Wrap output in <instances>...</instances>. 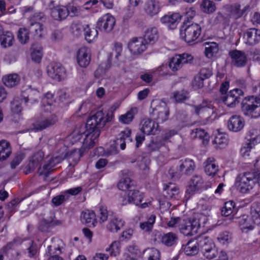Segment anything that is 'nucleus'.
<instances>
[{"instance_id":"nucleus-1","label":"nucleus","mask_w":260,"mask_h":260,"mask_svg":"<svg viewBox=\"0 0 260 260\" xmlns=\"http://www.w3.org/2000/svg\"><path fill=\"white\" fill-rule=\"evenodd\" d=\"M243 114L251 119L260 117V98L254 96L245 97L241 104Z\"/></svg>"},{"instance_id":"nucleus-2","label":"nucleus","mask_w":260,"mask_h":260,"mask_svg":"<svg viewBox=\"0 0 260 260\" xmlns=\"http://www.w3.org/2000/svg\"><path fill=\"white\" fill-rule=\"evenodd\" d=\"M201 33V27L197 23L184 22L180 28V38L188 44L196 41Z\"/></svg>"},{"instance_id":"nucleus-3","label":"nucleus","mask_w":260,"mask_h":260,"mask_svg":"<svg viewBox=\"0 0 260 260\" xmlns=\"http://www.w3.org/2000/svg\"><path fill=\"white\" fill-rule=\"evenodd\" d=\"M114 117L113 112H108L106 115L102 111H98L91 116L87 121V127L90 130L103 128L106 123L110 122Z\"/></svg>"},{"instance_id":"nucleus-4","label":"nucleus","mask_w":260,"mask_h":260,"mask_svg":"<svg viewBox=\"0 0 260 260\" xmlns=\"http://www.w3.org/2000/svg\"><path fill=\"white\" fill-rule=\"evenodd\" d=\"M238 223L243 232L252 230L255 224H260V214L255 209L251 210V216L243 215L238 218Z\"/></svg>"},{"instance_id":"nucleus-5","label":"nucleus","mask_w":260,"mask_h":260,"mask_svg":"<svg viewBox=\"0 0 260 260\" xmlns=\"http://www.w3.org/2000/svg\"><path fill=\"white\" fill-rule=\"evenodd\" d=\"M255 183L253 174L249 172L239 174L237 176L235 184L242 193H247L253 189Z\"/></svg>"},{"instance_id":"nucleus-6","label":"nucleus","mask_w":260,"mask_h":260,"mask_svg":"<svg viewBox=\"0 0 260 260\" xmlns=\"http://www.w3.org/2000/svg\"><path fill=\"white\" fill-rule=\"evenodd\" d=\"M204 179L202 176L199 175H193L188 181L186 187L185 197L189 199L191 196L204 187Z\"/></svg>"},{"instance_id":"nucleus-7","label":"nucleus","mask_w":260,"mask_h":260,"mask_svg":"<svg viewBox=\"0 0 260 260\" xmlns=\"http://www.w3.org/2000/svg\"><path fill=\"white\" fill-rule=\"evenodd\" d=\"M85 151L81 149H73L67 153L55 155L51 159L50 162H59L67 159L68 161H79Z\"/></svg>"},{"instance_id":"nucleus-8","label":"nucleus","mask_w":260,"mask_h":260,"mask_svg":"<svg viewBox=\"0 0 260 260\" xmlns=\"http://www.w3.org/2000/svg\"><path fill=\"white\" fill-rule=\"evenodd\" d=\"M47 72L50 78L57 81H60L66 77L65 69L59 63H50L47 67Z\"/></svg>"},{"instance_id":"nucleus-9","label":"nucleus","mask_w":260,"mask_h":260,"mask_svg":"<svg viewBox=\"0 0 260 260\" xmlns=\"http://www.w3.org/2000/svg\"><path fill=\"white\" fill-rule=\"evenodd\" d=\"M96 25L101 31L109 32L113 30L115 25V18L112 15L107 13L99 19Z\"/></svg>"},{"instance_id":"nucleus-10","label":"nucleus","mask_w":260,"mask_h":260,"mask_svg":"<svg viewBox=\"0 0 260 260\" xmlns=\"http://www.w3.org/2000/svg\"><path fill=\"white\" fill-rule=\"evenodd\" d=\"M243 94V92L241 89L235 88L231 90L227 94L223 95L221 99L228 107L233 108L239 103V99Z\"/></svg>"},{"instance_id":"nucleus-11","label":"nucleus","mask_w":260,"mask_h":260,"mask_svg":"<svg viewBox=\"0 0 260 260\" xmlns=\"http://www.w3.org/2000/svg\"><path fill=\"white\" fill-rule=\"evenodd\" d=\"M83 134L85 138L83 142L82 149L86 151L94 146L100 132L98 129L90 130L88 128Z\"/></svg>"},{"instance_id":"nucleus-12","label":"nucleus","mask_w":260,"mask_h":260,"mask_svg":"<svg viewBox=\"0 0 260 260\" xmlns=\"http://www.w3.org/2000/svg\"><path fill=\"white\" fill-rule=\"evenodd\" d=\"M140 131L147 135H155L158 131V124L149 118H145L140 122Z\"/></svg>"},{"instance_id":"nucleus-13","label":"nucleus","mask_w":260,"mask_h":260,"mask_svg":"<svg viewBox=\"0 0 260 260\" xmlns=\"http://www.w3.org/2000/svg\"><path fill=\"white\" fill-rule=\"evenodd\" d=\"M76 59L80 67L85 68L88 67L91 61L90 49L85 47H81L77 51Z\"/></svg>"},{"instance_id":"nucleus-14","label":"nucleus","mask_w":260,"mask_h":260,"mask_svg":"<svg viewBox=\"0 0 260 260\" xmlns=\"http://www.w3.org/2000/svg\"><path fill=\"white\" fill-rule=\"evenodd\" d=\"M28 95L27 97L21 98L20 100H15L12 103L11 110L14 114H19L22 110L21 105L23 103H26L29 100H32V95H35L39 96V92L37 90H32L31 89L28 90Z\"/></svg>"},{"instance_id":"nucleus-15","label":"nucleus","mask_w":260,"mask_h":260,"mask_svg":"<svg viewBox=\"0 0 260 260\" xmlns=\"http://www.w3.org/2000/svg\"><path fill=\"white\" fill-rule=\"evenodd\" d=\"M147 43L143 38H135L128 43V48L134 54H139L146 49Z\"/></svg>"},{"instance_id":"nucleus-16","label":"nucleus","mask_w":260,"mask_h":260,"mask_svg":"<svg viewBox=\"0 0 260 260\" xmlns=\"http://www.w3.org/2000/svg\"><path fill=\"white\" fill-rule=\"evenodd\" d=\"M232 64L237 67H242L246 64L247 58L244 52L235 50L229 52Z\"/></svg>"},{"instance_id":"nucleus-17","label":"nucleus","mask_w":260,"mask_h":260,"mask_svg":"<svg viewBox=\"0 0 260 260\" xmlns=\"http://www.w3.org/2000/svg\"><path fill=\"white\" fill-rule=\"evenodd\" d=\"M245 126L244 119L239 115H233L228 120V127L233 132H239L242 130Z\"/></svg>"},{"instance_id":"nucleus-18","label":"nucleus","mask_w":260,"mask_h":260,"mask_svg":"<svg viewBox=\"0 0 260 260\" xmlns=\"http://www.w3.org/2000/svg\"><path fill=\"white\" fill-rule=\"evenodd\" d=\"M182 16L178 13H169L160 18V21L167 25L170 29L176 27L178 23L181 19Z\"/></svg>"},{"instance_id":"nucleus-19","label":"nucleus","mask_w":260,"mask_h":260,"mask_svg":"<svg viewBox=\"0 0 260 260\" xmlns=\"http://www.w3.org/2000/svg\"><path fill=\"white\" fill-rule=\"evenodd\" d=\"M195 168L196 165L194 164H186V165L181 164L179 166V169L177 171L171 169L169 173L172 178L179 179L182 172H184L186 175H189L194 172Z\"/></svg>"},{"instance_id":"nucleus-20","label":"nucleus","mask_w":260,"mask_h":260,"mask_svg":"<svg viewBox=\"0 0 260 260\" xmlns=\"http://www.w3.org/2000/svg\"><path fill=\"white\" fill-rule=\"evenodd\" d=\"M130 174L128 170H123L121 171V177L117 183L119 189L126 191L132 187L133 180L130 178Z\"/></svg>"},{"instance_id":"nucleus-21","label":"nucleus","mask_w":260,"mask_h":260,"mask_svg":"<svg viewBox=\"0 0 260 260\" xmlns=\"http://www.w3.org/2000/svg\"><path fill=\"white\" fill-rule=\"evenodd\" d=\"M143 9L147 15L153 16L159 12L160 3L157 0H148L145 3Z\"/></svg>"},{"instance_id":"nucleus-22","label":"nucleus","mask_w":260,"mask_h":260,"mask_svg":"<svg viewBox=\"0 0 260 260\" xmlns=\"http://www.w3.org/2000/svg\"><path fill=\"white\" fill-rule=\"evenodd\" d=\"M153 112L156 116V119L160 122L166 121L169 116V108L165 103H161L160 105L155 108Z\"/></svg>"},{"instance_id":"nucleus-23","label":"nucleus","mask_w":260,"mask_h":260,"mask_svg":"<svg viewBox=\"0 0 260 260\" xmlns=\"http://www.w3.org/2000/svg\"><path fill=\"white\" fill-rule=\"evenodd\" d=\"M125 221L118 216L111 218L106 225L107 229L111 233H117L124 225Z\"/></svg>"},{"instance_id":"nucleus-24","label":"nucleus","mask_w":260,"mask_h":260,"mask_svg":"<svg viewBox=\"0 0 260 260\" xmlns=\"http://www.w3.org/2000/svg\"><path fill=\"white\" fill-rule=\"evenodd\" d=\"M131 129L126 127L118 135L116 141V145L120 146L121 149L124 150L125 148V143L126 141L132 142V138L131 137Z\"/></svg>"},{"instance_id":"nucleus-25","label":"nucleus","mask_w":260,"mask_h":260,"mask_svg":"<svg viewBox=\"0 0 260 260\" xmlns=\"http://www.w3.org/2000/svg\"><path fill=\"white\" fill-rule=\"evenodd\" d=\"M245 43L249 45L256 44L260 42V30L251 29L244 35Z\"/></svg>"},{"instance_id":"nucleus-26","label":"nucleus","mask_w":260,"mask_h":260,"mask_svg":"<svg viewBox=\"0 0 260 260\" xmlns=\"http://www.w3.org/2000/svg\"><path fill=\"white\" fill-rule=\"evenodd\" d=\"M196 113L202 118L208 117L213 113L212 105L207 102H204L200 105L194 107Z\"/></svg>"},{"instance_id":"nucleus-27","label":"nucleus","mask_w":260,"mask_h":260,"mask_svg":"<svg viewBox=\"0 0 260 260\" xmlns=\"http://www.w3.org/2000/svg\"><path fill=\"white\" fill-rule=\"evenodd\" d=\"M137 113V108L132 107L125 113L119 116L118 118V121L122 124L128 125L132 122Z\"/></svg>"},{"instance_id":"nucleus-28","label":"nucleus","mask_w":260,"mask_h":260,"mask_svg":"<svg viewBox=\"0 0 260 260\" xmlns=\"http://www.w3.org/2000/svg\"><path fill=\"white\" fill-rule=\"evenodd\" d=\"M141 255V251L136 244L128 246L125 249L124 256L126 260H136Z\"/></svg>"},{"instance_id":"nucleus-29","label":"nucleus","mask_w":260,"mask_h":260,"mask_svg":"<svg viewBox=\"0 0 260 260\" xmlns=\"http://www.w3.org/2000/svg\"><path fill=\"white\" fill-rule=\"evenodd\" d=\"M81 221L85 222L88 226L95 227L97 219L95 213L90 210H86L82 212L81 215Z\"/></svg>"},{"instance_id":"nucleus-30","label":"nucleus","mask_w":260,"mask_h":260,"mask_svg":"<svg viewBox=\"0 0 260 260\" xmlns=\"http://www.w3.org/2000/svg\"><path fill=\"white\" fill-rule=\"evenodd\" d=\"M69 14L68 9L63 6H59L51 10V15L54 19L60 20L66 18Z\"/></svg>"},{"instance_id":"nucleus-31","label":"nucleus","mask_w":260,"mask_h":260,"mask_svg":"<svg viewBox=\"0 0 260 260\" xmlns=\"http://www.w3.org/2000/svg\"><path fill=\"white\" fill-rule=\"evenodd\" d=\"M200 246L199 245V238L196 240H190L184 246V250L186 254L193 255L198 253Z\"/></svg>"},{"instance_id":"nucleus-32","label":"nucleus","mask_w":260,"mask_h":260,"mask_svg":"<svg viewBox=\"0 0 260 260\" xmlns=\"http://www.w3.org/2000/svg\"><path fill=\"white\" fill-rule=\"evenodd\" d=\"M14 42V37L10 31L4 32L0 37V45L3 48L12 46Z\"/></svg>"},{"instance_id":"nucleus-33","label":"nucleus","mask_w":260,"mask_h":260,"mask_svg":"<svg viewBox=\"0 0 260 260\" xmlns=\"http://www.w3.org/2000/svg\"><path fill=\"white\" fill-rule=\"evenodd\" d=\"M20 78L17 74H10L3 77V83L8 87L12 88L16 86L20 82Z\"/></svg>"},{"instance_id":"nucleus-34","label":"nucleus","mask_w":260,"mask_h":260,"mask_svg":"<svg viewBox=\"0 0 260 260\" xmlns=\"http://www.w3.org/2000/svg\"><path fill=\"white\" fill-rule=\"evenodd\" d=\"M219 51L218 44L215 42H207L205 43V54L208 58L214 57Z\"/></svg>"},{"instance_id":"nucleus-35","label":"nucleus","mask_w":260,"mask_h":260,"mask_svg":"<svg viewBox=\"0 0 260 260\" xmlns=\"http://www.w3.org/2000/svg\"><path fill=\"white\" fill-rule=\"evenodd\" d=\"M160 252L156 248H150L143 252V260H160Z\"/></svg>"},{"instance_id":"nucleus-36","label":"nucleus","mask_w":260,"mask_h":260,"mask_svg":"<svg viewBox=\"0 0 260 260\" xmlns=\"http://www.w3.org/2000/svg\"><path fill=\"white\" fill-rule=\"evenodd\" d=\"M11 148L9 142L5 140L0 141V161H4L11 154Z\"/></svg>"},{"instance_id":"nucleus-37","label":"nucleus","mask_w":260,"mask_h":260,"mask_svg":"<svg viewBox=\"0 0 260 260\" xmlns=\"http://www.w3.org/2000/svg\"><path fill=\"white\" fill-rule=\"evenodd\" d=\"M180 231L185 236H192L196 234L189 220L182 219L179 225Z\"/></svg>"},{"instance_id":"nucleus-38","label":"nucleus","mask_w":260,"mask_h":260,"mask_svg":"<svg viewBox=\"0 0 260 260\" xmlns=\"http://www.w3.org/2000/svg\"><path fill=\"white\" fill-rule=\"evenodd\" d=\"M177 240V235L172 232H169L164 234L162 236L161 238V243L168 247H171L175 245Z\"/></svg>"},{"instance_id":"nucleus-39","label":"nucleus","mask_w":260,"mask_h":260,"mask_svg":"<svg viewBox=\"0 0 260 260\" xmlns=\"http://www.w3.org/2000/svg\"><path fill=\"white\" fill-rule=\"evenodd\" d=\"M179 192V188L175 184L169 183L165 184L164 190V196L168 199L175 198Z\"/></svg>"},{"instance_id":"nucleus-40","label":"nucleus","mask_w":260,"mask_h":260,"mask_svg":"<svg viewBox=\"0 0 260 260\" xmlns=\"http://www.w3.org/2000/svg\"><path fill=\"white\" fill-rule=\"evenodd\" d=\"M128 201L136 205H139L142 201L143 194L137 190H129L127 193Z\"/></svg>"},{"instance_id":"nucleus-41","label":"nucleus","mask_w":260,"mask_h":260,"mask_svg":"<svg viewBox=\"0 0 260 260\" xmlns=\"http://www.w3.org/2000/svg\"><path fill=\"white\" fill-rule=\"evenodd\" d=\"M249 138L247 139L246 141L251 144L253 146L260 143V129L252 128L248 133Z\"/></svg>"},{"instance_id":"nucleus-42","label":"nucleus","mask_w":260,"mask_h":260,"mask_svg":"<svg viewBox=\"0 0 260 260\" xmlns=\"http://www.w3.org/2000/svg\"><path fill=\"white\" fill-rule=\"evenodd\" d=\"M31 58L36 62H39L42 58V48L38 44H34L31 48Z\"/></svg>"},{"instance_id":"nucleus-43","label":"nucleus","mask_w":260,"mask_h":260,"mask_svg":"<svg viewBox=\"0 0 260 260\" xmlns=\"http://www.w3.org/2000/svg\"><path fill=\"white\" fill-rule=\"evenodd\" d=\"M56 121V119L55 116H54L51 119H47L43 121L37 122L35 124H34V127L31 128V129L35 131H41L43 129H44L47 127L54 124Z\"/></svg>"},{"instance_id":"nucleus-44","label":"nucleus","mask_w":260,"mask_h":260,"mask_svg":"<svg viewBox=\"0 0 260 260\" xmlns=\"http://www.w3.org/2000/svg\"><path fill=\"white\" fill-rule=\"evenodd\" d=\"M191 138L195 139L199 138L203 140L204 144H207L209 141L208 134L203 129L197 128L192 130L191 133Z\"/></svg>"},{"instance_id":"nucleus-45","label":"nucleus","mask_w":260,"mask_h":260,"mask_svg":"<svg viewBox=\"0 0 260 260\" xmlns=\"http://www.w3.org/2000/svg\"><path fill=\"white\" fill-rule=\"evenodd\" d=\"M213 144L215 145V147L216 148H224L228 144L226 135L222 133H218L213 141Z\"/></svg>"},{"instance_id":"nucleus-46","label":"nucleus","mask_w":260,"mask_h":260,"mask_svg":"<svg viewBox=\"0 0 260 260\" xmlns=\"http://www.w3.org/2000/svg\"><path fill=\"white\" fill-rule=\"evenodd\" d=\"M205 216L201 214H196L192 219H188L190 221L191 226L193 230V232L196 234L198 232V229L201 226L202 223V220L203 219V223H204V220L205 219Z\"/></svg>"},{"instance_id":"nucleus-47","label":"nucleus","mask_w":260,"mask_h":260,"mask_svg":"<svg viewBox=\"0 0 260 260\" xmlns=\"http://www.w3.org/2000/svg\"><path fill=\"white\" fill-rule=\"evenodd\" d=\"M199 245L202 253L209 250L215 249L214 245L209 241L207 237L199 238Z\"/></svg>"},{"instance_id":"nucleus-48","label":"nucleus","mask_w":260,"mask_h":260,"mask_svg":"<svg viewBox=\"0 0 260 260\" xmlns=\"http://www.w3.org/2000/svg\"><path fill=\"white\" fill-rule=\"evenodd\" d=\"M84 31L85 39L88 42L93 41L98 35V30L94 28H90L89 25L84 26Z\"/></svg>"},{"instance_id":"nucleus-49","label":"nucleus","mask_w":260,"mask_h":260,"mask_svg":"<svg viewBox=\"0 0 260 260\" xmlns=\"http://www.w3.org/2000/svg\"><path fill=\"white\" fill-rule=\"evenodd\" d=\"M254 147V146L246 141L240 149V156L244 160H247L250 156L251 149Z\"/></svg>"},{"instance_id":"nucleus-50","label":"nucleus","mask_w":260,"mask_h":260,"mask_svg":"<svg viewBox=\"0 0 260 260\" xmlns=\"http://www.w3.org/2000/svg\"><path fill=\"white\" fill-rule=\"evenodd\" d=\"M202 11L206 13H213L216 10L215 4L210 0H203L201 4Z\"/></svg>"},{"instance_id":"nucleus-51","label":"nucleus","mask_w":260,"mask_h":260,"mask_svg":"<svg viewBox=\"0 0 260 260\" xmlns=\"http://www.w3.org/2000/svg\"><path fill=\"white\" fill-rule=\"evenodd\" d=\"M145 38H144L146 42H153L155 41L158 38V32L156 28L150 27L148 28L145 31Z\"/></svg>"},{"instance_id":"nucleus-52","label":"nucleus","mask_w":260,"mask_h":260,"mask_svg":"<svg viewBox=\"0 0 260 260\" xmlns=\"http://www.w3.org/2000/svg\"><path fill=\"white\" fill-rule=\"evenodd\" d=\"M169 66L173 71H177L182 68L183 64L179 54H176L171 58Z\"/></svg>"},{"instance_id":"nucleus-53","label":"nucleus","mask_w":260,"mask_h":260,"mask_svg":"<svg viewBox=\"0 0 260 260\" xmlns=\"http://www.w3.org/2000/svg\"><path fill=\"white\" fill-rule=\"evenodd\" d=\"M83 134L78 129H75L68 137L66 138L65 142L68 145H73L77 143L82 137Z\"/></svg>"},{"instance_id":"nucleus-54","label":"nucleus","mask_w":260,"mask_h":260,"mask_svg":"<svg viewBox=\"0 0 260 260\" xmlns=\"http://www.w3.org/2000/svg\"><path fill=\"white\" fill-rule=\"evenodd\" d=\"M155 219V215H151L147 221L140 223V227L141 229L144 232H149L151 231L153 227Z\"/></svg>"},{"instance_id":"nucleus-55","label":"nucleus","mask_w":260,"mask_h":260,"mask_svg":"<svg viewBox=\"0 0 260 260\" xmlns=\"http://www.w3.org/2000/svg\"><path fill=\"white\" fill-rule=\"evenodd\" d=\"M29 32L27 29L21 28L18 31L17 38L21 44H25L29 40Z\"/></svg>"},{"instance_id":"nucleus-56","label":"nucleus","mask_w":260,"mask_h":260,"mask_svg":"<svg viewBox=\"0 0 260 260\" xmlns=\"http://www.w3.org/2000/svg\"><path fill=\"white\" fill-rule=\"evenodd\" d=\"M55 166V164H40L38 173L40 175H44L45 176H47Z\"/></svg>"},{"instance_id":"nucleus-57","label":"nucleus","mask_w":260,"mask_h":260,"mask_svg":"<svg viewBox=\"0 0 260 260\" xmlns=\"http://www.w3.org/2000/svg\"><path fill=\"white\" fill-rule=\"evenodd\" d=\"M234 207L235 203L233 201H229L225 202L221 209V214L225 216L230 215L233 213Z\"/></svg>"},{"instance_id":"nucleus-58","label":"nucleus","mask_w":260,"mask_h":260,"mask_svg":"<svg viewBox=\"0 0 260 260\" xmlns=\"http://www.w3.org/2000/svg\"><path fill=\"white\" fill-rule=\"evenodd\" d=\"M106 251L110 252L111 255L116 256L119 253L120 251V244L119 242H113L109 247L106 249Z\"/></svg>"},{"instance_id":"nucleus-59","label":"nucleus","mask_w":260,"mask_h":260,"mask_svg":"<svg viewBox=\"0 0 260 260\" xmlns=\"http://www.w3.org/2000/svg\"><path fill=\"white\" fill-rule=\"evenodd\" d=\"M30 29L34 31L35 34L39 37H42L43 35V26L39 22H31L30 23Z\"/></svg>"},{"instance_id":"nucleus-60","label":"nucleus","mask_w":260,"mask_h":260,"mask_svg":"<svg viewBox=\"0 0 260 260\" xmlns=\"http://www.w3.org/2000/svg\"><path fill=\"white\" fill-rule=\"evenodd\" d=\"M108 211L106 207L101 206L99 208L98 217L99 222L102 223L107 221L108 217Z\"/></svg>"},{"instance_id":"nucleus-61","label":"nucleus","mask_w":260,"mask_h":260,"mask_svg":"<svg viewBox=\"0 0 260 260\" xmlns=\"http://www.w3.org/2000/svg\"><path fill=\"white\" fill-rule=\"evenodd\" d=\"M245 10V8L241 9V6L240 5H236L232 8L231 16L235 19H238L243 15Z\"/></svg>"},{"instance_id":"nucleus-62","label":"nucleus","mask_w":260,"mask_h":260,"mask_svg":"<svg viewBox=\"0 0 260 260\" xmlns=\"http://www.w3.org/2000/svg\"><path fill=\"white\" fill-rule=\"evenodd\" d=\"M218 171V166L215 164H207L205 167V172L208 176H214Z\"/></svg>"},{"instance_id":"nucleus-63","label":"nucleus","mask_w":260,"mask_h":260,"mask_svg":"<svg viewBox=\"0 0 260 260\" xmlns=\"http://www.w3.org/2000/svg\"><path fill=\"white\" fill-rule=\"evenodd\" d=\"M69 198V196H66L64 194V192L62 194L56 196L52 199V203L55 206H58L62 204L64 201L68 200Z\"/></svg>"},{"instance_id":"nucleus-64","label":"nucleus","mask_w":260,"mask_h":260,"mask_svg":"<svg viewBox=\"0 0 260 260\" xmlns=\"http://www.w3.org/2000/svg\"><path fill=\"white\" fill-rule=\"evenodd\" d=\"M156 72L155 69L149 70L140 76V78L146 83L151 82L153 78V74Z\"/></svg>"}]
</instances>
